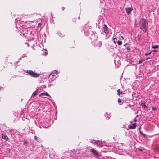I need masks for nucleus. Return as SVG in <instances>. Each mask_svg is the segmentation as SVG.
Here are the masks:
<instances>
[{
  "label": "nucleus",
  "mask_w": 159,
  "mask_h": 159,
  "mask_svg": "<svg viewBox=\"0 0 159 159\" xmlns=\"http://www.w3.org/2000/svg\"><path fill=\"white\" fill-rule=\"evenodd\" d=\"M45 54L46 55L47 54V52H45Z\"/></svg>",
  "instance_id": "30"
},
{
  "label": "nucleus",
  "mask_w": 159,
  "mask_h": 159,
  "mask_svg": "<svg viewBox=\"0 0 159 159\" xmlns=\"http://www.w3.org/2000/svg\"><path fill=\"white\" fill-rule=\"evenodd\" d=\"M108 28L106 25H104L103 27V30L106 34H108L109 31L108 30Z\"/></svg>",
  "instance_id": "5"
},
{
  "label": "nucleus",
  "mask_w": 159,
  "mask_h": 159,
  "mask_svg": "<svg viewBox=\"0 0 159 159\" xmlns=\"http://www.w3.org/2000/svg\"><path fill=\"white\" fill-rule=\"evenodd\" d=\"M3 89V87H2L0 86V90H2Z\"/></svg>",
  "instance_id": "26"
},
{
  "label": "nucleus",
  "mask_w": 159,
  "mask_h": 159,
  "mask_svg": "<svg viewBox=\"0 0 159 159\" xmlns=\"http://www.w3.org/2000/svg\"><path fill=\"white\" fill-rule=\"evenodd\" d=\"M26 72L28 73L30 75L34 77H39L40 75V74L34 72L31 70H27Z\"/></svg>",
  "instance_id": "2"
},
{
  "label": "nucleus",
  "mask_w": 159,
  "mask_h": 159,
  "mask_svg": "<svg viewBox=\"0 0 159 159\" xmlns=\"http://www.w3.org/2000/svg\"><path fill=\"white\" fill-rule=\"evenodd\" d=\"M45 95L47 96H48V97H51L50 95L49 94H48L47 93H41V94H40L39 95V96L41 97V96H45Z\"/></svg>",
  "instance_id": "8"
},
{
  "label": "nucleus",
  "mask_w": 159,
  "mask_h": 159,
  "mask_svg": "<svg viewBox=\"0 0 159 159\" xmlns=\"http://www.w3.org/2000/svg\"><path fill=\"white\" fill-rule=\"evenodd\" d=\"M74 20H74V19H73V21H74Z\"/></svg>",
  "instance_id": "36"
},
{
  "label": "nucleus",
  "mask_w": 159,
  "mask_h": 159,
  "mask_svg": "<svg viewBox=\"0 0 159 159\" xmlns=\"http://www.w3.org/2000/svg\"><path fill=\"white\" fill-rule=\"evenodd\" d=\"M64 8H64V7H62V9L63 11H64Z\"/></svg>",
  "instance_id": "27"
},
{
  "label": "nucleus",
  "mask_w": 159,
  "mask_h": 159,
  "mask_svg": "<svg viewBox=\"0 0 159 159\" xmlns=\"http://www.w3.org/2000/svg\"><path fill=\"white\" fill-rule=\"evenodd\" d=\"M118 102L119 103L121 102V100L120 98H119L118 99Z\"/></svg>",
  "instance_id": "18"
},
{
  "label": "nucleus",
  "mask_w": 159,
  "mask_h": 159,
  "mask_svg": "<svg viewBox=\"0 0 159 159\" xmlns=\"http://www.w3.org/2000/svg\"><path fill=\"white\" fill-rule=\"evenodd\" d=\"M90 152L92 153V154H93L94 155L95 157L97 158H98L100 156L99 154H98L97 151L95 150L94 149H91L90 150Z\"/></svg>",
  "instance_id": "3"
},
{
  "label": "nucleus",
  "mask_w": 159,
  "mask_h": 159,
  "mask_svg": "<svg viewBox=\"0 0 159 159\" xmlns=\"http://www.w3.org/2000/svg\"><path fill=\"white\" fill-rule=\"evenodd\" d=\"M141 105H142L143 107V108H146L147 107V106L144 103H142Z\"/></svg>",
  "instance_id": "15"
},
{
  "label": "nucleus",
  "mask_w": 159,
  "mask_h": 159,
  "mask_svg": "<svg viewBox=\"0 0 159 159\" xmlns=\"http://www.w3.org/2000/svg\"><path fill=\"white\" fill-rule=\"evenodd\" d=\"M101 144L102 143H98V144L97 145L98 146H99L101 145Z\"/></svg>",
  "instance_id": "25"
},
{
  "label": "nucleus",
  "mask_w": 159,
  "mask_h": 159,
  "mask_svg": "<svg viewBox=\"0 0 159 159\" xmlns=\"http://www.w3.org/2000/svg\"><path fill=\"white\" fill-rule=\"evenodd\" d=\"M102 44V42L101 41L98 42L96 45V46L100 47Z\"/></svg>",
  "instance_id": "11"
},
{
  "label": "nucleus",
  "mask_w": 159,
  "mask_h": 159,
  "mask_svg": "<svg viewBox=\"0 0 159 159\" xmlns=\"http://www.w3.org/2000/svg\"><path fill=\"white\" fill-rule=\"evenodd\" d=\"M38 24H39V25H41V24H40V23H39Z\"/></svg>",
  "instance_id": "35"
},
{
  "label": "nucleus",
  "mask_w": 159,
  "mask_h": 159,
  "mask_svg": "<svg viewBox=\"0 0 159 159\" xmlns=\"http://www.w3.org/2000/svg\"><path fill=\"white\" fill-rule=\"evenodd\" d=\"M52 72L54 73V75H55V74L56 75H57V71L56 70H55L54 71Z\"/></svg>",
  "instance_id": "19"
},
{
  "label": "nucleus",
  "mask_w": 159,
  "mask_h": 159,
  "mask_svg": "<svg viewBox=\"0 0 159 159\" xmlns=\"http://www.w3.org/2000/svg\"><path fill=\"white\" fill-rule=\"evenodd\" d=\"M122 43V42L120 40H118L117 41V44L118 45H121Z\"/></svg>",
  "instance_id": "16"
},
{
  "label": "nucleus",
  "mask_w": 159,
  "mask_h": 159,
  "mask_svg": "<svg viewBox=\"0 0 159 159\" xmlns=\"http://www.w3.org/2000/svg\"><path fill=\"white\" fill-rule=\"evenodd\" d=\"M147 20L144 19H143L139 22V27L144 32H146L147 30Z\"/></svg>",
  "instance_id": "1"
},
{
  "label": "nucleus",
  "mask_w": 159,
  "mask_h": 159,
  "mask_svg": "<svg viewBox=\"0 0 159 159\" xmlns=\"http://www.w3.org/2000/svg\"><path fill=\"white\" fill-rule=\"evenodd\" d=\"M152 52H150L148 53H146L145 54L146 56H147L148 55H150L151 53Z\"/></svg>",
  "instance_id": "23"
},
{
  "label": "nucleus",
  "mask_w": 159,
  "mask_h": 159,
  "mask_svg": "<svg viewBox=\"0 0 159 159\" xmlns=\"http://www.w3.org/2000/svg\"><path fill=\"white\" fill-rule=\"evenodd\" d=\"M117 92L118 93L117 94L118 95H120V94H122V92H120V89H118L117 90Z\"/></svg>",
  "instance_id": "14"
},
{
  "label": "nucleus",
  "mask_w": 159,
  "mask_h": 159,
  "mask_svg": "<svg viewBox=\"0 0 159 159\" xmlns=\"http://www.w3.org/2000/svg\"><path fill=\"white\" fill-rule=\"evenodd\" d=\"M74 20H74V19H73V21H74Z\"/></svg>",
  "instance_id": "37"
},
{
  "label": "nucleus",
  "mask_w": 159,
  "mask_h": 159,
  "mask_svg": "<svg viewBox=\"0 0 159 159\" xmlns=\"http://www.w3.org/2000/svg\"><path fill=\"white\" fill-rule=\"evenodd\" d=\"M134 120L135 121H136V119H135Z\"/></svg>",
  "instance_id": "32"
},
{
  "label": "nucleus",
  "mask_w": 159,
  "mask_h": 159,
  "mask_svg": "<svg viewBox=\"0 0 159 159\" xmlns=\"http://www.w3.org/2000/svg\"><path fill=\"white\" fill-rule=\"evenodd\" d=\"M34 139L35 140H36L38 142H39V141H38V140H37V137L36 136H34Z\"/></svg>",
  "instance_id": "22"
},
{
  "label": "nucleus",
  "mask_w": 159,
  "mask_h": 159,
  "mask_svg": "<svg viewBox=\"0 0 159 159\" xmlns=\"http://www.w3.org/2000/svg\"><path fill=\"white\" fill-rule=\"evenodd\" d=\"M132 9L130 7H127L125 8V10L126 11V13L128 14L129 15L130 12L131 11Z\"/></svg>",
  "instance_id": "6"
},
{
  "label": "nucleus",
  "mask_w": 159,
  "mask_h": 159,
  "mask_svg": "<svg viewBox=\"0 0 159 159\" xmlns=\"http://www.w3.org/2000/svg\"><path fill=\"white\" fill-rule=\"evenodd\" d=\"M38 92V89L36 90L33 93L32 97H34V96H36Z\"/></svg>",
  "instance_id": "10"
},
{
  "label": "nucleus",
  "mask_w": 159,
  "mask_h": 159,
  "mask_svg": "<svg viewBox=\"0 0 159 159\" xmlns=\"http://www.w3.org/2000/svg\"><path fill=\"white\" fill-rule=\"evenodd\" d=\"M145 61L143 59H141V60H140L139 61V63L140 64L143 61Z\"/></svg>",
  "instance_id": "17"
},
{
  "label": "nucleus",
  "mask_w": 159,
  "mask_h": 159,
  "mask_svg": "<svg viewBox=\"0 0 159 159\" xmlns=\"http://www.w3.org/2000/svg\"><path fill=\"white\" fill-rule=\"evenodd\" d=\"M94 142L93 143V142H92V143H94L96 144L97 145L98 144V143H102V142L101 141H95V140H93Z\"/></svg>",
  "instance_id": "12"
},
{
  "label": "nucleus",
  "mask_w": 159,
  "mask_h": 159,
  "mask_svg": "<svg viewBox=\"0 0 159 159\" xmlns=\"http://www.w3.org/2000/svg\"><path fill=\"white\" fill-rule=\"evenodd\" d=\"M27 142L26 141H24V142H23V144L24 145H26V144H27Z\"/></svg>",
  "instance_id": "24"
},
{
  "label": "nucleus",
  "mask_w": 159,
  "mask_h": 159,
  "mask_svg": "<svg viewBox=\"0 0 159 159\" xmlns=\"http://www.w3.org/2000/svg\"><path fill=\"white\" fill-rule=\"evenodd\" d=\"M159 47V46L158 45L152 46V48L153 49L157 48H158Z\"/></svg>",
  "instance_id": "13"
},
{
  "label": "nucleus",
  "mask_w": 159,
  "mask_h": 159,
  "mask_svg": "<svg viewBox=\"0 0 159 159\" xmlns=\"http://www.w3.org/2000/svg\"><path fill=\"white\" fill-rule=\"evenodd\" d=\"M38 24H39V25H41V24H40V23H39Z\"/></svg>",
  "instance_id": "34"
},
{
  "label": "nucleus",
  "mask_w": 159,
  "mask_h": 159,
  "mask_svg": "<svg viewBox=\"0 0 159 159\" xmlns=\"http://www.w3.org/2000/svg\"><path fill=\"white\" fill-rule=\"evenodd\" d=\"M117 41V39L115 38L114 39V43L116 44V42Z\"/></svg>",
  "instance_id": "20"
},
{
  "label": "nucleus",
  "mask_w": 159,
  "mask_h": 159,
  "mask_svg": "<svg viewBox=\"0 0 159 159\" xmlns=\"http://www.w3.org/2000/svg\"><path fill=\"white\" fill-rule=\"evenodd\" d=\"M2 139H3L5 140H9V138H8V137L7 136L5 135V134H2Z\"/></svg>",
  "instance_id": "7"
},
{
  "label": "nucleus",
  "mask_w": 159,
  "mask_h": 159,
  "mask_svg": "<svg viewBox=\"0 0 159 159\" xmlns=\"http://www.w3.org/2000/svg\"><path fill=\"white\" fill-rule=\"evenodd\" d=\"M126 45H127V44H125V45H125V46H126Z\"/></svg>",
  "instance_id": "38"
},
{
  "label": "nucleus",
  "mask_w": 159,
  "mask_h": 159,
  "mask_svg": "<svg viewBox=\"0 0 159 159\" xmlns=\"http://www.w3.org/2000/svg\"><path fill=\"white\" fill-rule=\"evenodd\" d=\"M80 19V17H79H79H78V19L79 20V19Z\"/></svg>",
  "instance_id": "31"
},
{
  "label": "nucleus",
  "mask_w": 159,
  "mask_h": 159,
  "mask_svg": "<svg viewBox=\"0 0 159 159\" xmlns=\"http://www.w3.org/2000/svg\"><path fill=\"white\" fill-rule=\"evenodd\" d=\"M152 109H153V110H154L156 109V108H152Z\"/></svg>",
  "instance_id": "29"
},
{
  "label": "nucleus",
  "mask_w": 159,
  "mask_h": 159,
  "mask_svg": "<svg viewBox=\"0 0 159 159\" xmlns=\"http://www.w3.org/2000/svg\"><path fill=\"white\" fill-rule=\"evenodd\" d=\"M136 123L133 124L132 125L129 126V128L130 129H134L136 128Z\"/></svg>",
  "instance_id": "9"
},
{
  "label": "nucleus",
  "mask_w": 159,
  "mask_h": 159,
  "mask_svg": "<svg viewBox=\"0 0 159 159\" xmlns=\"http://www.w3.org/2000/svg\"><path fill=\"white\" fill-rule=\"evenodd\" d=\"M56 77V75H54V73L52 72L50 74L49 76V80L50 81H52L55 80Z\"/></svg>",
  "instance_id": "4"
},
{
  "label": "nucleus",
  "mask_w": 159,
  "mask_h": 159,
  "mask_svg": "<svg viewBox=\"0 0 159 159\" xmlns=\"http://www.w3.org/2000/svg\"><path fill=\"white\" fill-rule=\"evenodd\" d=\"M119 39H123L124 38L123 36H120L119 37Z\"/></svg>",
  "instance_id": "21"
},
{
  "label": "nucleus",
  "mask_w": 159,
  "mask_h": 159,
  "mask_svg": "<svg viewBox=\"0 0 159 159\" xmlns=\"http://www.w3.org/2000/svg\"><path fill=\"white\" fill-rule=\"evenodd\" d=\"M38 24H39V25H41V24H40V23H39Z\"/></svg>",
  "instance_id": "33"
},
{
  "label": "nucleus",
  "mask_w": 159,
  "mask_h": 159,
  "mask_svg": "<svg viewBox=\"0 0 159 159\" xmlns=\"http://www.w3.org/2000/svg\"><path fill=\"white\" fill-rule=\"evenodd\" d=\"M150 59V58H147L146 59V60H147V59Z\"/></svg>",
  "instance_id": "28"
}]
</instances>
